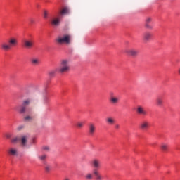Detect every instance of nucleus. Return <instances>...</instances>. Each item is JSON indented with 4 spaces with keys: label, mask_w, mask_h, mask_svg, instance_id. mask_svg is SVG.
I'll use <instances>...</instances> for the list:
<instances>
[{
    "label": "nucleus",
    "mask_w": 180,
    "mask_h": 180,
    "mask_svg": "<svg viewBox=\"0 0 180 180\" xmlns=\"http://www.w3.org/2000/svg\"><path fill=\"white\" fill-rule=\"evenodd\" d=\"M18 46V39L16 38H11L8 42H4L1 44V49L3 51H9L12 47Z\"/></svg>",
    "instance_id": "nucleus-1"
},
{
    "label": "nucleus",
    "mask_w": 180,
    "mask_h": 180,
    "mask_svg": "<svg viewBox=\"0 0 180 180\" xmlns=\"http://www.w3.org/2000/svg\"><path fill=\"white\" fill-rule=\"evenodd\" d=\"M58 69V72L60 74H65L70 71V61L67 59H63L60 61L59 68Z\"/></svg>",
    "instance_id": "nucleus-2"
},
{
    "label": "nucleus",
    "mask_w": 180,
    "mask_h": 180,
    "mask_svg": "<svg viewBox=\"0 0 180 180\" xmlns=\"http://www.w3.org/2000/svg\"><path fill=\"white\" fill-rule=\"evenodd\" d=\"M56 43L58 44H71V35L64 34L63 36H58L56 39Z\"/></svg>",
    "instance_id": "nucleus-3"
},
{
    "label": "nucleus",
    "mask_w": 180,
    "mask_h": 180,
    "mask_svg": "<svg viewBox=\"0 0 180 180\" xmlns=\"http://www.w3.org/2000/svg\"><path fill=\"white\" fill-rule=\"evenodd\" d=\"M124 52L127 56H130L131 57H137L139 56V50L134 48L127 49Z\"/></svg>",
    "instance_id": "nucleus-4"
},
{
    "label": "nucleus",
    "mask_w": 180,
    "mask_h": 180,
    "mask_svg": "<svg viewBox=\"0 0 180 180\" xmlns=\"http://www.w3.org/2000/svg\"><path fill=\"white\" fill-rule=\"evenodd\" d=\"M25 49H32L34 41L32 39H24L22 41Z\"/></svg>",
    "instance_id": "nucleus-5"
},
{
    "label": "nucleus",
    "mask_w": 180,
    "mask_h": 180,
    "mask_svg": "<svg viewBox=\"0 0 180 180\" xmlns=\"http://www.w3.org/2000/svg\"><path fill=\"white\" fill-rule=\"evenodd\" d=\"M151 23H153V18L147 17L145 19V27H146V29H149L150 30H153V25H151Z\"/></svg>",
    "instance_id": "nucleus-6"
},
{
    "label": "nucleus",
    "mask_w": 180,
    "mask_h": 180,
    "mask_svg": "<svg viewBox=\"0 0 180 180\" xmlns=\"http://www.w3.org/2000/svg\"><path fill=\"white\" fill-rule=\"evenodd\" d=\"M91 167H93L94 169H99V168L102 167V164L101 163L99 159H94L91 161Z\"/></svg>",
    "instance_id": "nucleus-7"
},
{
    "label": "nucleus",
    "mask_w": 180,
    "mask_h": 180,
    "mask_svg": "<svg viewBox=\"0 0 180 180\" xmlns=\"http://www.w3.org/2000/svg\"><path fill=\"white\" fill-rule=\"evenodd\" d=\"M88 131L90 136H94L95 134V131H96V127L95 124L91 122L89 124Z\"/></svg>",
    "instance_id": "nucleus-8"
},
{
    "label": "nucleus",
    "mask_w": 180,
    "mask_h": 180,
    "mask_svg": "<svg viewBox=\"0 0 180 180\" xmlns=\"http://www.w3.org/2000/svg\"><path fill=\"white\" fill-rule=\"evenodd\" d=\"M139 127L141 130H148V127H150V122L148 120H143L140 123Z\"/></svg>",
    "instance_id": "nucleus-9"
},
{
    "label": "nucleus",
    "mask_w": 180,
    "mask_h": 180,
    "mask_svg": "<svg viewBox=\"0 0 180 180\" xmlns=\"http://www.w3.org/2000/svg\"><path fill=\"white\" fill-rule=\"evenodd\" d=\"M136 112L138 113V115H141L142 116H147V111L141 105H139L137 107Z\"/></svg>",
    "instance_id": "nucleus-10"
},
{
    "label": "nucleus",
    "mask_w": 180,
    "mask_h": 180,
    "mask_svg": "<svg viewBox=\"0 0 180 180\" xmlns=\"http://www.w3.org/2000/svg\"><path fill=\"white\" fill-rule=\"evenodd\" d=\"M27 139H29V136L27 135H22L20 136V143L22 147H26L27 146Z\"/></svg>",
    "instance_id": "nucleus-11"
},
{
    "label": "nucleus",
    "mask_w": 180,
    "mask_h": 180,
    "mask_svg": "<svg viewBox=\"0 0 180 180\" xmlns=\"http://www.w3.org/2000/svg\"><path fill=\"white\" fill-rule=\"evenodd\" d=\"M60 20L58 17L53 18L52 19H51V21H50L51 25L55 27L60 26Z\"/></svg>",
    "instance_id": "nucleus-12"
},
{
    "label": "nucleus",
    "mask_w": 180,
    "mask_h": 180,
    "mask_svg": "<svg viewBox=\"0 0 180 180\" xmlns=\"http://www.w3.org/2000/svg\"><path fill=\"white\" fill-rule=\"evenodd\" d=\"M8 153L9 155L13 157H16V155L19 154V152H18V148H10L8 150Z\"/></svg>",
    "instance_id": "nucleus-13"
},
{
    "label": "nucleus",
    "mask_w": 180,
    "mask_h": 180,
    "mask_svg": "<svg viewBox=\"0 0 180 180\" xmlns=\"http://www.w3.org/2000/svg\"><path fill=\"white\" fill-rule=\"evenodd\" d=\"M30 63L33 67H37L40 65V59L39 58H32L30 59Z\"/></svg>",
    "instance_id": "nucleus-14"
},
{
    "label": "nucleus",
    "mask_w": 180,
    "mask_h": 180,
    "mask_svg": "<svg viewBox=\"0 0 180 180\" xmlns=\"http://www.w3.org/2000/svg\"><path fill=\"white\" fill-rule=\"evenodd\" d=\"M110 103H112V105H117V103H119V97H116V96H111L110 97V99H109Z\"/></svg>",
    "instance_id": "nucleus-15"
},
{
    "label": "nucleus",
    "mask_w": 180,
    "mask_h": 180,
    "mask_svg": "<svg viewBox=\"0 0 180 180\" xmlns=\"http://www.w3.org/2000/svg\"><path fill=\"white\" fill-rule=\"evenodd\" d=\"M151 37H153V34L150 32H146L143 34V39L145 41H150Z\"/></svg>",
    "instance_id": "nucleus-16"
},
{
    "label": "nucleus",
    "mask_w": 180,
    "mask_h": 180,
    "mask_svg": "<svg viewBox=\"0 0 180 180\" xmlns=\"http://www.w3.org/2000/svg\"><path fill=\"white\" fill-rule=\"evenodd\" d=\"M42 101L44 105H47V103L50 102V98H49L46 92L42 94Z\"/></svg>",
    "instance_id": "nucleus-17"
},
{
    "label": "nucleus",
    "mask_w": 180,
    "mask_h": 180,
    "mask_svg": "<svg viewBox=\"0 0 180 180\" xmlns=\"http://www.w3.org/2000/svg\"><path fill=\"white\" fill-rule=\"evenodd\" d=\"M93 174L97 180H102V176L99 174V172H98V169H94L93 170Z\"/></svg>",
    "instance_id": "nucleus-18"
},
{
    "label": "nucleus",
    "mask_w": 180,
    "mask_h": 180,
    "mask_svg": "<svg viewBox=\"0 0 180 180\" xmlns=\"http://www.w3.org/2000/svg\"><path fill=\"white\" fill-rule=\"evenodd\" d=\"M44 168L46 172H47V174H49V172H50L51 171V169H53V166H51L50 164H48L47 162H45Z\"/></svg>",
    "instance_id": "nucleus-19"
},
{
    "label": "nucleus",
    "mask_w": 180,
    "mask_h": 180,
    "mask_svg": "<svg viewBox=\"0 0 180 180\" xmlns=\"http://www.w3.org/2000/svg\"><path fill=\"white\" fill-rule=\"evenodd\" d=\"M61 16H64V15H68L70 13V9L68 7L63 8L60 12Z\"/></svg>",
    "instance_id": "nucleus-20"
},
{
    "label": "nucleus",
    "mask_w": 180,
    "mask_h": 180,
    "mask_svg": "<svg viewBox=\"0 0 180 180\" xmlns=\"http://www.w3.org/2000/svg\"><path fill=\"white\" fill-rule=\"evenodd\" d=\"M57 72H58V68L49 71V77L53 78V77H56V74H57Z\"/></svg>",
    "instance_id": "nucleus-21"
},
{
    "label": "nucleus",
    "mask_w": 180,
    "mask_h": 180,
    "mask_svg": "<svg viewBox=\"0 0 180 180\" xmlns=\"http://www.w3.org/2000/svg\"><path fill=\"white\" fill-rule=\"evenodd\" d=\"M163 103H164V100H162L161 97H158L156 99V105H158V106H162Z\"/></svg>",
    "instance_id": "nucleus-22"
},
{
    "label": "nucleus",
    "mask_w": 180,
    "mask_h": 180,
    "mask_svg": "<svg viewBox=\"0 0 180 180\" xmlns=\"http://www.w3.org/2000/svg\"><path fill=\"white\" fill-rule=\"evenodd\" d=\"M19 141H20V136H15L11 139L13 144H16V143H19Z\"/></svg>",
    "instance_id": "nucleus-23"
},
{
    "label": "nucleus",
    "mask_w": 180,
    "mask_h": 180,
    "mask_svg": "<svg viewBox=\"0 0 180 180\" xmlns=\"http://www.w3.org/2000/svg\"><path fill=\"white\" fill-rule=\"evenodd\" d=\"M105 121L108 124H115V119H113L112 117H108Z\"/></svg>",
    "instance_id": "nucleus-24"
},
{
    "label": "nucleus",
    "mask_w": 180,
    "mask_h": 180,
    "mask_svg": "<svg viewBox=\"0 0 180 180\" xmlns=\"http://www.w3.org/2000/svg\"><path fill=\"white\" fill-rule=\"evenodd\" d=\"M38 159L40 161H44L45 160H47V155L43 154V155H39Z\"/></svg>",
    "instance_id": "nucleus-25"
},
{
    "label": "nucleus",
    "mask_w": 180,
    "mask_h": 180,
    "mask_svg": "<svg viewBox=\"0 0 180 180\" xmlns=\"http://www.w3.org/2000/svg\"><path fill=\"white\" fill-rule=\"evenodd\" d=\"M84 124H85L84 122H78L77 123V129H82L84 127Z\"/></svg>",
    "instance_id": "nucleus-26"
},
{
    "label": "nucleus",
    "mask_w": 180,
    "mask_h": 180,
    "mask_svg": "<svg viewBox=\"0 0 180 180\" xmlns=\"http://www.w3.org/2000/svg\"><path fill=\"white\" fill-rule=\"evenodd\" d=\"M32 120H33V117L30 115H27L24 117L25 122H32Z\"/></svg>",
    "instance_id": "nucleus-27"
},
{
    "label": "nucleus",
    "mask_w": 180,
    "mask_h": 180,
    "mask_svg": "<svg viewBox=\"0 0 180 180\" xmlns=\"http://www.w3.org/2000/svg\"><path fill=\"white\" fill-rule=\"evenodd\" d=\"M30 102H32V100H30V99H27V100H25L24 101H23V103H22V105H24V106H28V105H30Z\"/></svg>",
    "instance_id": "nucleus-28"
},
{
    "label": "nucleus",
    "mask_w": 180,
    "mask_h": 180,
    "mask_svg": "<svg viewBox=\"0 0 180 180\" xmlns=\"http://www.w3.org/2000/svg\"><path fill=\"white\" fill-rule=\"evenodd\" d=\"M161 148L162 151H167L168 150V144L162 143Z\"/></svg>",
    "instance_id": "nucleus-29"
},
{
    "label": "nucleus",
    "mask_w": 180,
    "mask_h": 180,
    "mask_svg": "<svg viewBox=\"0 0 180 180\" xmlns=\"http://www.w3.org/2000/svg\"><path fill=\"white\" fill-rule=\"evenodd\" d=\"M26 112V105H22L20 109V113H25Z\"/></svg>",
    "instance_id": "nucleus-30"
},
{
    "label": "nucleus",
    "mask_w": 180,
    "mask_h": 180,
    "mask_svg": "<svg viewBox=\"0 0 180 180\" xmlns=\"http://www.w3.org/2000/svg\"><path fill=\"white\" fill-rule=\"evenodd\" d=\"M86 179L87 180H91L92 179V178H94V176L92 175V174L91 173H88L86 176H85Z\"/></svg>",
    "instance_id": "nucleus-31"
},
{
    "label": "nucleus",
    "mask_w": 180,
    "mask_h": 180,
    "mask_svg": "<svg viewBox=\"0 0 180 180\" xmlns=\"http://www.w3.org/2000/svg\"><path fill=\"white\" fill-rule=\"evenodd\" d=\"M49 16V11H47V10H44V19H47Z\"/></svg>",
    "instance_id": "nucleus-32"
},
{
    "label": "nucleus",
    "mask_w": 180,
    "mask_h": 180,
    "mask_svg": "<svg viewBox=\"0 0 180 180\" xmlns=\"http://www.w3.org/2000/svg\"><path fill=\"white\" fill-rule=\"evenodd\" d=\"M42 149L44 151H50V147L47 146H43Z\"/></svg>",
    "instance_id": "nucleus-33"
},
{
    "label": "nucleus",
    "mask_w": 180,
    "mask_h": 180,
    "mask_svg": "<svg viewBox=\"0 0 180 180\" xmlns=\"http://www.w3.org/2000/svg\"><path fill=\"white\" fill-rule=\"evenodd\" d=\"M22 129H23V125H20V126L18 127L17 130L20 131V130H22Z\"/></svg>",
    "instance_id": "nucleus-34"
},
{
    "label": "nucleus",
    "mask_w": 180,
    "mask_h": 180,
    "mask_svg": "<svg viewBox=\"0 0 180 180\" xmlns=\"http://www.w3.org/2000/svg\"><path fill=\"white\" fill-rule=\"evenodd\" d=\"M120 127V126L119 124L115 125V129H119Z\"/></svg>",
    "instance_id": "nucleus-35"
},
{
    "label": "nucleus",
    "mask_w": 180,
    "mask_h": 180,
    "mask_svg": "<svg viewBox=\"0 0 180 180\" xmlns=\"http://www.w3.org/2000/svg\"><path fill=\"white\" fill-rule=\"evenodd\" d=\"M30 22H31V23H34V20H33L31 19V20H30Z\"/></svg>",
    "instance_id": "nucleus-36"
},
{
    "label": "nucleus",
    "mask_w": 180,
    "mask_h": 180,
    "mask_svg": "<svg viewBox=\"0 0 180 180\" xmlns=\"http://www.w3.org/2000/svg\"><path fill=\"white\" fill-rule=\"evenodd\" d=\"M6 137L7 139H11V135H7Z\"/></svg>",
    "instance_id": "nucleus-37"
},
{
    "label": "nucleus",
    "mask_w": 180,
    "mask_h": 180,
    "mask_svg": "<svg viewBox=\"0 0 180 180\" xmlns=\"http://www.w3.org/2000/svg\"><path fill=\"white\" fill-rule=\"evenodd\" d=\"M64 180H70V179H68V178H65Z\"/></svg>",
    "instance_id": "nucleus-38"
},
{
    "label": "nucleus",
    "mask_w": 180,
    "mask_h": 180,
    "mask_svg": "<svg viewBox=\"0 0 180 180\" xmlns=\"http://www.w3.org/2000/svg\"><path fill=\"white\" fill-rule=\"evenodd\" d=\"M178 72H179V75H180V69L178 70Z\"/></svg>",
    "instance_id": "nucleus-39"
}]
</instances>
